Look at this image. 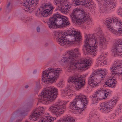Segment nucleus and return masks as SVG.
Masks as SVG:
<instances>
[{
  "instance_id": "31",
  "label": "nucleus",
  "mask_w": 122,
  "mask_h": 122,
  "mask_svg": "<svg viewBox=\"0 0 122 122\" xmlns=\"http://www.w3.org/2000/svg\"><path fill=\"white\" fill-rule=\"evenodd\" d=\"M117 14L122 17V6L119 7L117 11Z\"/></svg>"
},
{
  "instance_id": "42",
  "label": "nucleus",
  "mask_w": 122,
  "mask_h": 122,
  "mask_svg": "<svg viewBox=\"0 0 122 122\" xmlns=\"http://www.w3.org/2000/svg\"><path fill=\"white\" fill-rule=\"evenodd\" d=\"M2 8H0V11L1 10Z\"/></svg>"
},
{
  "instance_id": "6",
  "label": "nucleus",
  "mask_w": 122,
  "mask_h": 122,
  "mask_svg": "<svg viewBox=\"0 0 122 122\" xmlns=\"http://www.w3.org/2000/svg\"><path fill=\"white\" fill-rule=\"evenodd\" d=\"M103 22L108 30L115 35L122 36V22L119 17H114L106 18Z\"/></svg>"
},
{
  "instance_id": "24",
  "label": "nucleus",
  "mask_w": 122,
  "mask_h": 122,
  "mask_svg": "<svg viewBox=\"0 0 122 122\" xmlns=\"http://www.w3.org/2000/svg\"><path fill=\"white\" fill-rule=\"evenodd\" d=\"M97 112L95 111H92L87 118V122H97L99 120Z\"/></svg>"
},
{
  "instance_id": "23",
  "label": "nucleus",
  "mask_w": 122,
  "mask_h": 122,
  "mask_svg": "<svg viewBox=\"0 0 122 122\" xmlns=\"http://www.w3.org/2000/svg\"><path fill=\"white\" fill-rule=\"evenodd\" d=\"M42 10L45 14V17H47L52 12L54 9L51 3L46 4L44 5H42Z\"/></svg>"
},
{
  "instance_id": "20",
  "label": "nucleus",
  "mask_w": 122,
  "mask_h": 122,
  "mask_svg": "<svg viewBox=\"0 0 122 122\" xmlns=\"http://www.w3.org/2000/svg\"><path fill=\"white\" fill-rule=\"evenodd\" d=\"M75 6L81 5L91 10L94 9L92 0H72Z\"/></svg>"
},
{
  "instance_id": "25",
  "label": "nucleus",
  "mask_w": 122,
  "mask_h": 122,
  "mask_svg": "<svg viewBox=\"0 0 122 122\" xmlns=\"http://www.w3.org/2000/svg\"><path fill=\"white\" fill-rule=\"evenodd\" d=\"M83 78L81 77H78L75 84L77 89L83 88L85 85V82L83 79Z\"/></svg>"
},
{
  "instance_id": "1",
  "label": "nucleus",
  "mask_w": 122,
  "mask_h": 122,
  "mask_svg": "<svg viewBox=\"0 0 122 122\" xmlns=\"http://www.w3.org/2000/svg\"><path fill=\"white\" fill-rule=\"evenodd\" d=\"M95 33L92 35L85 34V44L83 50L85 55L90 54L93 56L96 55V47H100L102 49L107 48L108 41L110 37L104 38L102 31L100 26L96 27L94 29Z\"/></svg>"
},
{
  "instance_id": "26",
  "label": "nucleus",
  "mask_w": 122,
  "mask_h": 122,
  "mask_svg": "<svg viewBox=\"0 0 122 122\" xmlns=\"http://www.w3.org/2000/svg\"><path fill=\"white\" fill-rule=\"evenodd\" d=\"M56 122H75L74 118L70 116H66L60 118Z\"/></svg>"
},
{
  "instance_id": "40",
  "label": "nucleus",
  "mask_w": 122,
  "mask_h": 122,
  "mask_svg": "<svg viewBox=\"0 0 122 122\" xmlns=\"http://www.w3.org/2000/svg\"><path fill=\"white\" fill-rule=\"evenodd\" d=\"M100 122H106L104 121L103 120H101V121H99Z\"/></svg>"
},
{
  "instance_id": "39",
  "label": "nucleus",
  "mask_w": 122,
  "mask_h": 122,
  "mask_svg": "<svg viewBox=\"0 0 122 122\" xmlns=\"http://www.w3.org/2000/svg\"><path fill=\"white\" fill-rule=\"evenodd\" d=\"M29 87V86L28 85H26L25 86V88H28Z\"/></svg>"
},
{
  "instance_id": "10",
  "label": "nucleus",
  "mask_w": 122,
  "mask_h": 122,
  "mask_svg": "<svg viewBox=\"0 0 122 122\" xmlns=\"http://www.w3.org/2000/svg\"><path fill=\"white\" fill-rule=\"evenodd\" d=\"M48 24L50 29H55L68 26L70 23L67 17L63 16L57 12L50 18Z\"/></svg>"
},
{
  "instance_id": "18",
  "label": "nucleus",
  "mask_w": 122,
  "mask_h": 122,
  "mask_svg": "<svg viewBox=\"0 0 122 122\" xmlns=\"http://www.w3.org/2000/svg\"><path fill=\"white\" fill-rule=\"evenodd\" d=\"M29 110L28 107L24 106L21 107L18 109L15 112L12 114L11 118L9 120V122H12V121L16 117L20 116L21 117L25 115L26 114L25 112ZM23 117L21 118L18 119L15 121L14 122H20L22 119Z\"/></svg>"
},
{
  "instance_id": "32",
  "label": "nucleus",
  "mask_w": 122,
  "mask_h": 122,
  "mask_svg": "<svg viewBox=\"0 0 122 122\" xmlns=\"http://www.w3.org/2000/svg\"><path fill=\"white\" fill-rule=\"evenodd\" d=\"M116 115V114L115 113H113L112 114L110 115V117L111 119L114 118Z\"/></svg>"
},
{
  "instance_id": "9",
  "label": "nucleus",
  "mask_w": 122,
  "mask_h": 122,
  "mask_svg": "<svg viewBox=\"0 0 122 122\" xmlns=\"http://www.w3.org/2000/svg\"><path fill=\"white\" fill-rule=\"evenodd\" d=\"M58 90L53 86H50L44 89L39 96L38 102L47 104L54 100L57 95ZM39 102L37 103L38 105Z\"/></svg>"
},
{
  "instance_id": "21",
  "label": "nucleus",
  "mask_w": 122,
  "mask_h": 122,
  "mask_svg": "<svg viewBox=\"0 0 122 122\" xmlns=\"http://www.w3.org/2000/svg\"><path fill=\"white\" fill-rule=\"evenodd\" d=\"M112 51L114 56H122V38L113 45Z\"/></svg>"
},
{
  "instance_id": "3",
  "label": "nucleus",
  "mask_w": 122,
  "mask_h": 122,
  "mask_svg": "<svg viewBox=\"0 0 122 122\" xmlns=\"http://www.w3.org/2000/svg\"><path fill=\"white\" fill-rule=\"evenodd\" d=\"M54 34L58 37L56 38L57 43L64 46L73 45L80 41L81 36L79 31L71 29L65 32L55 31Z\"/></svg>"
},
{
  "instance_id": "29",
  "label": "nucleus",
  "mask_w": 122,
  "mask_h": 122,
  "mask_svg": "<svg viewBox=\"0 0 122 122\" xmlns=\"http://www.w3.org/2000/svg\"><path fill=\"white\" fill-rule=\"evenodd\" d=\"M41 88L40 82L39 81H38L36 82V86L35 87L34 89L35 90H38L40 89Z\"/></svg>"
},
{
  "instance_id": "8",
  "label": "nucleus",
  "mask_w": 122,
  "mask_h": 122,
  "mask_svg": "<svg viewBox=\"0 0 122 122\" xmlns=\"http://www.w3.org/2000/svg\"><path fill=\"white\" fill-rule=\"evenodd\" d=\"M62 71V70L59 68L55 69L47 66L46 67L42 72L43 83L50 84L56 82Z\"/></svg>"
},
{
  "instance_id": "7",
  "label": "nucleus",
  "mask_w": 122,
  "mask_h": 122,
  "mask_svg": "<svg viewBox=\"0 0 122 122\" xmlns=\"http://www.w3.org/2000/svg\"><path fill=\"white\" fill-rule=\"evenodd\" d=\"M87 102L86 97L80 94L77 95L75 98L70 102L69 108L72 110L74 114H81L83 110L86 109Z\"/></svg>"
},
{
  "instance_id": "12",
  "label": "nucleus",
  "mask_w": 122,
  "mask_h": 122,
  "mask_svg": "<svg viewBox=\"0 0 122 122\" xmlns=\"http://www.w3.org/2000/svg\"><path fill=\"white\" fill-rule=\"evenodd\" d=\"M107 71L105 69H100L96 70H93L92 73L88 78V83L89 85L92 87L97 85L98 82L101 81L103 78L104 77Z\"/></svg>"
},
{
  "instance_id": "27",
  "label": "nucleus",
  "mask_w": 122,
  "mask_h": 122,
  "mask_svg": "<svg viewBox=\"0 0 122 122\" xmlns=\"http://www.w3.org/2000/svg\"><path fill=\"white\" fill-rule=\"evenodd\" d=\"M43 7H41L39 9H38L35 12V15L38 17H41L42 16L45 17V14L42 10Z\"/></svg>"
},
{
  "instance_id": "15",
  "label": "nucleus",
  "mask_w": 122,
  "mask_h": 122,
  "mask_svg": "<svg viewBox=\"0 0 122 122\" xmlns=\"http://www.w3.org/2000/svg\"><path fill=\"white\" fill-rule=\"evenodd\" d=\"M118 100V98H114L107 102L100 103L98 109L102 113H108L112 110Z\"/></svg>"
},
{
  "instance_id": "22",
  "label": "nucleus",
  "mask_w": 122,
  "mask_h": 122,
  "mask_svg": "<svg viewBox=\"0 0 122 122\" xmlns=\"http://www.w3.org/2000/svg\"><path fill=\"white\" fill-rule=\"evenodd\" d=\"M107 53L104 52H101L97 59L96 66L104 65L107 64L106 56Z\"/></svg>"
},
{
  "instance_id": "16",
  "label": "nucleus",
  "mask_w": 122,
  "mask_h": 122,
  "mask_svg": "<svg viewBox=\"0 0 122 122\" xmlns=\"http://www.w3.org/2000/svg\"><path fill=\"white\" fill-rule=\"evenodd\" d=\"M110 95L109 92L104 89L101 88L97 90L94 94L90 97L92 102V104L96 103L100 100L105 99Z\"/></svg>"
},
{
  "instance_id": "36",
  "label": "nucleus",
  "mask_w": 122,
  "mask_h": 122,
  "mask_svg": "<svg viewBox=\"0 0 122 122\" xmlns=\"http://www.w3.org/2000/svg\"><path fill=\"white\" fill-rule=\"evenodd\" d=\"M37 72V70L36 69H35L33 71V73L34 74H35Z\"/></svg>"
},
{
  "instance_id": "14",
  "label": "nucleus",
  "mask_w": 122,
  "mask_h": 122,
  "mask_svg": "<svg viewBox=\"0 0 122 122\" xmlns=\"http://www.w3.org/2000/svg\"><path fill=\"white\" fill-rule=\"evenodd\" d=\"M99 5V11L101 13L115 8L117 2L115 0H96Z\"/></svg>"
},
{
  "instance_id": "33",
  "label": "nucleus",
  "mask_w": 122,
  "mask_h": 122,
  "mask_svg": "<svg viewBox=\"0 0 122 122\" xmlns=\"http://www.w3.org/2000/svg\"><path fill=\"white\" fill-rule=\"evenodd\" d=\"M112 122H122V116L118 119L113 121Z\"/></svg>"
},
{
  "instance_id": "38",
  "label": "nucleus",
  "mask_w": 122,
  "mask_h": 122,
  "mask_svg": "<svg viewBox=\"0 0 122 122\" xmlns=\"http://www.w3.org/2000/svg\"><path fill=\"white\" fill-rule=\"evenodd\" d=\"M10 2H9L7 4V7H8L9 6H10Z\"/></svg>"
},
{
  "instance_id": "30",
  "label": "nucleus",
  "mask_w": 122,
  "mask_h": 122,
  "mask_svg": "<svg viewBox=\"0 0 122 122\" xmlns=\"http://www.w3.org/2000/svg\"><path fill=\"white\" fill-rule=\"evenodd\" d=\"M122 112V105H119L118 106L116 113H118L119 114L120 113Z\"/></svg>"
},
{
  "instance_id": "5",
  "label": "nucleus",
  "mask_w": 122,
  "mask_h": 122,
  "mask_svg": "<svg viewBox=\"0 0 122 122\" xmlns=\"http://www.w3.org/2000/svg\"><path fill=\"white\" fill-rule=\"evenodd\" d=\"M70 17L73 22L76 24L80 25L84 23L88 27H90L92 24L90 14L85 12L82 9H74L71 13Z\"/></svg>"
},
{
  "instance_id": "34",
  "label": "nucleus",
  "mask_w": 122,
  "mask_h": 122,
  "mask_svg": "<svg viewBox=\"0 0 122 122\" xmlns=\"http://www.w3.org/2000/svg\"><path fill=\"white\" fill-rule=\"evenodd\" d=\"M26 18V16L25 15H21L20 18L21 20H25V19Z\"/></svg>"
},
{
  "instance_id": "17",
  "label": "nucleus",
  "mask_w": 122,
  "mask_h": 122,
  "mask_svg": "<svg viewBox=\"0 0 122 122\" xmlns=\"http://www.w3.org/2000/svg\"><path fill=\"white\" fill-rule=\"evenodd\" d=\"M54 3L57 6V10L63 13H66L71 6L68 0H54Z\"/></svg>"
},
{
  "instance_id": "28",
  "label": "nucleus",
  "mask_w": 122,
  "mask_h": 122,
  "mask_svg": "<svg viewBox=\"0 0 122 122\" xmlns=\"http://www.w3.org/2000/svg\"><path fill=\"white\" fill-rule=\"evenodd\" d=\"M65 85V82L63 80H60L59 82L56 84L57 86L60 88L63 87Z\"/></svg>"
},
{
  "instance_id": "41",
  "label": "nucleus",
  "mask_w": 122,
  "mask_h": 122,
  "mask_svg": "<svg viewBox=\"0 0 122 122\" xmlns=\"http://www.w3.org/2000/svg\"><path fill=\"white\" fill-rule=\"evenodd\" d=\"M120 2H121V4H122V0H120Z\"/></svg>"
},
{
  "instance_id": "35",
  "label": "nucleus",
  "mask_w": 122,
  "mask_h": 122,
  "mask_svg": "<svg viewBox=\"0 0 122 122\" xmlns=\"http://www.w3.org/2000/svg\"><path fill=\"white\" fill-rule=\"evenodd\" d=\"M32 20L31 18H30V17H26L25 20L26 21L28 20L29 21L31 20Z\"/></svg>"
},
{
  "instance_id": "13",
  "label": "nucleus",
  "mask_w": 122,
  "mask_h": 122,
  "mask_svg": "<svg viewBox=\"0 0 122 122\" xmlns=\"http://www.w3.org/2000/svg\"><path fill=\"white\" fill-rule=\"evenodd\" d=\"M68 102L58 100L55 104L50 107L49 111L57 117H59L64 112L66 109L65 104Z\"/></svg>"
},
{
  "instance_id": "37",
  "label": "nucleus",
  "mask_w": 122,
  "mask_h": 122,
  "mask_svg": "<svg viewBox=\"0 0 122 122\" xmlns=\"http://www.w3.org/2000/svg\"><path fill=\"white\" fill-rule=\"evenodd\" d=\"M37 30L38 32H39L40 31V28L39 26H38L37 27Z\"/></svg>"
},
{
  "instance_id": "4",
  "label": "nucleus",
  "mask_w": 122,
  "mask_h": 122,
  "mask_svg": "<svg viewBox=\"0 0 122 122\" xmlns=\"http://www.w3.org/2000/svg\"><path fill=\"white\" fill-rule=\"evenodd\" d=\"M110 71L112 76H106L105 86L113 87L117 84V79L122 80V60H116L115 61L110 67Z\"/></svg>"
},
{
  "instance_id": "19",
  "label": "nucleus",
  "mask_w": 122,
  "mask_h": 122,
  "mask_svg": "<svg viewBox=\"0 0 122 122\" xmlns=\"http://www.w3.org/2000/svg\"><path fill=\"white\" fill-rule=\"evenodd\" d=\"M38 1V0H25L23 2L24 10L27 12H32L36 7Z\"/></svg>"
},
{
  "instance_id": "2",
  "label": "nucleus",
  "mask_w": 122,
  "mask_h": 122,
  "mask_svg": "<svg viewBox=\"0 0 122 122\" xmlns=\"http://www.w3.org/2000/svg\"><path fill=\"white\" fill-rule=\"evenodd\" d=\"M80 56L78 48L68 51L62 55L60 63L62 65H69V72L76 71L77 69L85 68L91 65L92 61L90 59L80 58Z\"/></svg>"
},
{
  "instance_id": "11",
  "label": "nucleus",
  "mask_w": 122,
  "mask_h": 122,
  "mask_svg": "<svg viewBox=\"0 0 122 122\" xmlns=\"http://www.w3.org/2000/svg\"><path fill=\"white\" fill-rule=\"evenodd\" d=\"M77 78L74 75H72L70 76L67 80L68 83L65 89L61 90V96L64 98L71 99L74 95V87L70 83L75 84Z\"/></svg>"
}]
</instances>
